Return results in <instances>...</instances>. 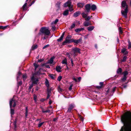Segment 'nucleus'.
Returning a JSON list of instances; mask_svg holds the SVG:
<instances>
[{
	"mask_svg": "<svg viewBox=\"0 0 131 131\" xmlns=\"http://www.w3.org/2000/svg\"><path fill=\"white\" fill-rule=\"evenodd\" d=\"M121 121L123 124L120 131H131V112H127L121 116Z\"/></svg>",
	"mask_w": 131,
	"mask_h": 131,
	"instance_id": "obj_1",
	"label": "nucleus"
},
{
	"mask_svg": "<svg viewBox=\"0 0 131 131\" xmlns=\"http://www.w3.org/2000/svg\"><path fill=\"white\" fill-rule=\"evenodd\" d=\"M121 8H122L121 13L122 15L125 18H126L128 11V6L125 1H123L122 2Z\"/></svg>",
	"mask_w": 131,
	"mask_h": 131,
	"instance_id": "obj_2",
	"label": "nucleus"
},
{
	"mask_svg": "<svg viewBox=\"0 0 131 131\" xmlns=\"http://www.w3.org/2000/svg\"><path fill=\"white\" fill-rule=\"evenodd\" d=\"M41 32L39 33V35H40L41 33L45 35H48L50 34V31L46 27H42L41 28L40 30Z\"/></svg>",
	"mask_w": 131,
	"mask_h": 131,
	"instance_id": "obj_3",
	"label": "nucleus"
},
{
	"mask_svg": "<svg viewBox=\"0 0 131 131\" xmlns=\"http://www.w3.org/2000/svg\"><path fill=\"white\" fill-rule=\"evenodd\" d=\"M13 103V107H15L16 106V102L13 99H11L10 101V108L12 107V104ZM14 113V110L12 108L10 109V113L11 115V116L13 115Z\"/></svg>",
	"mask_w": 131,
	"mask_h": 131,
	"instance_id": "obj_4",
	"label": "nucleus"
},
{
	"mask_svg": "<svg viewBox=\"0 0 131 131\" xmlns=\"http://www.w3.org/2000/svg\"><path fill=\"white\" fill-rule=\"evenodd\" d=\"M72 50L74 53L73 55L74 56H77V54H76V53H80V49L78 48H73Z\"/></svg>",
	"mask_w": 131,
	"mask_h": 131,
	"instance_id": "obj_5",
	"label": "nucleus"
},
{
	"mask_svg": "<svg viewBox=\"0 0 131 131\" xmlns=\"http://www.w3.org/2000/svg\"><path fill=\"white\" fill-rule=\"evenodd\" d=\"M72 39H70L68 38V37H66L65 41L63 42L62 44L63 45H64L67 43H70L72 42Z\"/></svg>",
	"mask_w": 131,
	"mask_h": 131,
	"instance_id": "obj_6",
	"label": "nucleus"
},
{
	"mask_svg": "<svg viewBox=\"0 0 131 131\" xmlns=\"http://www.w3.org/2000/svg\"><path fill=\"white\" fill-rule=\"evenodd\" d=\"M31 80L32 81V83L34 84H36L38 81L37 78H36L34 77V75H33L31 78Z\"/></svg>",
	"mask_w": 131,
	"mask_h": 131,
	"instance_id": "obj_7",
	"label": "nucleus"
},
{
	"mask_svg": "<svg viewBox=\"0 0 131 131\" xmlns=\"http://www.w3.org/2000/svg\"><path fill=\"white\" fill-rule=\"evenodd\" d=\"M75 106L74 104H72L70 105L68 107L67 112L69 113L71 112V110L73 109Z\"/></svg>",
	"mask_w": 131,
	"mask_h": 131,
	"instance_id": "obj_8",
	"label": "nucleus"
},
{
	"mask_svg": "<svg viewBox=\"0 0 131 131\" xmlns=\"http://www.w3.org/2000/svg\"><path fill=\"white\" fill-rule=\"evenodd\" d=\"M82 41V39L80 38L78 40L74 39H72V42H73L76 43L78 44L80 43Z\"/></svg>",
	"mask_w": 131,
	"mask_h": 131,
	"instance_id": "obj_9",
	"label": "nucleus"
},
{
	"mask_svg": "<svg viewBox=\"0 0 131 131\" xmlns=\"http://www.w3.org/2000/svg\"><path fill=\"white\" fill-rule=\"evenodd\" d=\"M84 5L85 3L84 2H79L77 3V6L78 7L82 8Z\"/></svg>",
	"mask_w": 131,
	"mask_h": 131,
	"instance_id": "obj_10",
	"label": "nucleus"
},
{
	"mask_svg": "<svg viewBox=\"0 0 131 131\" xmlns=\"http://www.w3.org/2000/svg\"><path fill=\"white\" fill-rule=\"evenodd\" d=\"M85 7L87 12H89L91 8V6L90 4H89L86 5L85 6Z\"/></svg>",
	"mask_w": 131,
	"mask_h": 131,
	"instance_id": "obj_11",
	"label": "nucleus"
},
{
	"mask_svg": "<svg viewBox=\"0 0 131 131\" xmlns=\"http://www.w3.org/2000/svg\"><path fill=\"white\" fill-rule=\"evenodd\" d=\"M71 4V2L70 1H68L64 4V7H67L69 6Z\"/></svg>",
	"mask_w": 131,
	"mask_h": 131,
	"instance_id": "obj_12",
	"label": "nucleus"
},
{
	"mask_svg": "<svg viewBox=\"0 0 131 131\" xmlns=\"http://www.w3.org/2000/svg\"><path fill=\"white\" fill-rule=\"evenodd\" d=\"M83 25L84 26L87 27L89 25H91V24L90 21L88 22V21H86L84 23Z\"/></svg>",
	"mask_w": 131,
	"mask_h": 131,
	"instance_id": "obj_13",
	"label": "nucleus"
},
{
	"mask_svg": "<svg viewBox=\"0 0 131 131\" xmlns=\"http://www.w3.org/2000/svg\"><path fill=\"white\" fill-rule=\"evenodd\" d=\"M62 68L60 66H57L56 67V71L58 72H60Z\"/></svg>",
	"mask_w": 131,
	"mask_h": 131,
	"instance_id": "obj_14",
	"label": "nucleus"
},
{
	"mask_svg": "<svg viewBox=\"0 0 131 131\" xmlns=\"http://www.w3.org/2000/svg\"><path fill=\"white\" fill-rule=\"evenodd\" d=\"M80 13V11L74 13L73 14V16L74 17H76L79 16Z\"/></svg>",
	"mask_w": 131,
	"mask_h": 131,
	"instance_id": "obj_15",
	"label": "nucleus"
},
{
	"mask_svg": "<svg viewBox=\"0 0 131 131\" xmlns=\"http://www.w3.org/2000/svg\"><path fill=\"white\" fill-rule=\"evenodd\" d=\"M94 28V27L93 26H90L88 27L87 28L88 30L89 31H91Z\"/></svg>",
	"mask_w": 131,
	"mask_h": 131,
	"instance_id": "obj_16",
	"label": "nucleus"
},
{
	"mask_svg": "<svg viewBox=\"0 0 131 131\" xmlns=\"http://www.w3.org/2000/svg\"><path fill=\"white\" fill-rule=\"evenodd\" d=\"M91 8L92 10L94 11L96 9V6L95 5L93 4L91 6Z\"/></svg>",
	"mask_w": 131,
	"mask_h": 131,
	"instance_id": "obj_17",
	"label": "nucleus"
},
{
	"mask_svg": "<svg viewBox=\"0 0 131 131\" xmlns=\"http://www.w3.org/2000/svg\"><path fill=\"white\" fill-rule=\"evenodd\" d=\"M54 59L53 57H51L50 59L48 61V63L51 64L53 62V60Z\"/></svg>",
	"mask_w": 131,
	"mask_h": 131,
	"instance_id": "obj_18",
	"label": "nucleus"
},
{
	"mask_svg": "<svg viewBox=\"0 0 131 131\" xmlns=\"http://www.w3.org/2000/svg\"><path fill=\"white\" fill-rule=\"evenodd\" d=\"M100 84L101 86H96V88L99 89H101L102 86L103 84V82H101L100 83Z\"/></svg>",
	"mask_w": 131,
	"mask_h": 131,
	"instance_id": "obj_19",
	"label": "nucleus"
},
{
	"mask_svg": "<svg viewBox=\"0 0 131 131\" xmlns=\"http://www.w3.org/2000/svg\"><path fill=\"white\" fill-rule=\"evenodd\" d=\"M84 28H80L76 29H75V31L76 32H78L82 30H84Z\"/></svg>",
	"mask_w": 131,
	"mask_h": 131,
	"instance_id": "obj_20",
	"label": "nucleus"
},
{
	"mask_svg": "<svg viewBox=\"0 0 131 131\" xmlns=\"http://www.w3.org/2000/svg\"><path fill=\"white\" fill-rule=\"evenodd\" d=\"M69 14V10L67 9L66 10L63 12V14L64 15L66 16Z\"/></svg>",
	"mask_w": 131,
	"mask_h": 131,
	"instance_id": "obj_21",
	"label": "nucleus"
},
{
	"mask_svg": "<svg viewBox=\"0 0 131 131\" xmlns=\"http://www.w3.org/2000/svg\"><path fill=\"white\" fill-rule=\"evenodd\" d=\"M69 10L70 12H72L73 10V6L71 4L69 6Z\"/></svg>",
	"mask_w": 131,
	"mask_h": 131,
	"instance_id": "obj_22",
	"label": "nucleus"
},
{
	"mask_svg": "<svg viewBox=\"0 0 131 131\" xmlns=\"http://www.w3.org/2000/svg\"><path fill=\"white\" fill-rule=\"evenodd\" d=\"M45 83L46 86L47 87V88H48L49 86V82L47 79H46V80Z\"/></svg>",
	"mask_w": 131,
	"mask_h": 131,
	"instance_id": "obj_23",
	"label": "nucleus"
},
{
	"mask_svg": "<svg viewBox=\"0 0 131 131\" xmlns=\"http://www.w3.org/2000/svg\"><path fill=\"white\" fill-rule=\"evenodd\" d=\"M122 71V69L121 68H119L118 69L117 71V72L118 74H121Z\"/></svg>",
	"mask_w": 131,
	"mask_h": 131,
	"instance_id": "obj_24",
	"label": "nucleus"
},
{
	"mask_svg": "<svg viewBox=\"0 0 131 131\" xmlns=\"http://www.w3.org/2000/svg\"><path fill=\"white\" fill-rule=\"evenodd\" d=\"M62 62L63 64H67V59H64L63 60H62Z\"/></svg>",
	"mask_w": 131,
	"mask_h": 131,
	"instance_id": "obj_25",
	"label": "nucleus"
},
{
	"mask_svg": "<svg viewBox=\"0 0 131 131\" xmlns=\"http://www.w3.org/2000/svg\"><path fill=\"white\" fill-rule=\"evenodd\" d=\"M28 107H27L26 108V112L25 113V116L26 118H27V117L28 115Z\"/></svg>",
	"mask_w": 131,
	"mask_h": 131,
	"instance_id": "obj_26",
	"label": "nucleus"
},
{
	"mask_svg": "<svg viewBox=\"0 0 131 131\" xmlns=\"http://www.w3.org/2000/svg\"><path fill=\"white\" fill-rule=\"evenodd\" d=\"M59 21V20L58 19H56L52 23V24L53 25L54 24V25L55 24L56 25L57 23Z\"/></svg>",
	"mask_w": 131,
	"mask_h": 131,
	"instance_id": "obj_27",
	"label": "nucleus"
},
{
	"mask_svg": "<svg viewBox=\"0 0 131 131\" xmlns=\"http://www.w3.org/2000/svg\"><path fill=\"white\" fill-rule=\"evenodd\" d=\"M37 47V45H33L31 49L32 50H34L35 49H36Z\"/></svg>",
	"mask_w": 131,
	"mask_h": 131,
	"instance_id": "obj_28",
	"label": "nucleus"
},
{
	"mask_svg": "<svg viewBox=\"0 0 131 131\" xmlns=\"http://www.w3.org/2000/svg\"><path fill=\"white\" fill-rule=\"evenodd\" d=\"M119 34H122L123 33V31L122 29V28L121 27H120L119 28Z\"/></svg>",
	"mask_w": 131,
	"mask_h": 131,
	"instance_id": "obj_29",
	"label": "nucleus"
},
{
	"mask_svg": "<svg viewBox=\"0 0 131 131\" xmlns=\"http://www.w3.org/2000/svg\"><path fill=\"white\" fill-rule=\"evenodd\" d=\"M82 17L83 18H86V17L87 16V15L86 14H85L84 13H83L82 14Z\"/></svg>",
	"mask_w": 131,
	"mask_h": 131,
	"instance_id": "obj_30",
	"label": "nucleus"
},
{
	"mask_svg": "<svg viewBox=\"0 0 131 131\" xmlns=\"http://www.w3.org/2000/svg\"><path fill=\"white\" fill-rule=\"evenodd\" d=\"M27 3H25L24 5H23L22 8L23 9V10H24L26 9L25 7H26L27 5Z\"/></svg>",
	"mask_w": 131,
	"mask_h": 131,
	"instance_id": "obj_31",
	"label": "nucleus"
},
{
	"mask_svg": "<svg viewBox=\"0 0 131 131\" xmlns=\"http://www.w3.org/2000/svg\"><path fill=\"white\" fill-rule=\"evenodd\" d=\"M44 123V122H42L39 123L38 125V127H40Z\"/></svg>",
	"mask_w": 131,
	"mask_h": 131,
	"instance_id": "obj_32",
	"label": "nucleus"
},
{
	"mask_svg": "<svg viewBox=\"0 0 131 131\" xmlns=\"http://www.w3.org/2000/svg\"><path fill=\"white\" fill-rule=\"evenodd\" d=\"M124 76H126L128 74V72L127 71H124L123 72Z\"/></svg>",
	"mask_w": 131,
	"mask_h": 131,
	"instance_id": "obj_33",
	"label": "nucleus"
},
{
	"mask_svg": "<svg viewBox=\"0 0 131 131\" xmlns=\"http://www.w3.org/2000/svg\"><path fill=\"white\" fill-rule=\"evenodd\" d=\"M127 58V57L126 56H124L123 58V59H122V61L123 62H125Z\"/></svg>",
	"mask_w": 131,
	"mask_h": 131,
	"instance_id": "obj_34",
	"label": "nucleus"
},
{
	"mask_svg": "<svg viewBox=\"0 0 131 131\" xmlns=\"http://www.w3.org/2000/svg\"><path fill=\"white\" fill-rule=\"evenodd\" d=\"M127 78L126 77V76H124V77L123 78H122L121 79V80L122 81H124L126 80V79Z\"/></svg>",
	"mask_w": 131,
	"mask_h": 131,
	"instance_id": "obj_35",
	"label": "nucleus"
},
{
	"mask_svg": "<svg viewBox=\"0 0 131 131\" xmlns=\"http://www.w3.org/2000/svg\"><path fill=\"white\" fill-rule=\"evenodd\" d=\"M91 18V17L89 16H87L86 18H85V19L86 20V21H88Z\"/></svg>",
	"mask_w": 131,
	"mask_h": 131,
	"instance_id": "obj_36",
	"label": "nucleus"
},
{
	"mask_svg": "<svg viewBox=\"0 0 131 131\" xmlns=\"http://www.w3.org/2000/svg\"><path fill=\"white\" fill-rule=\"evenodd\" d=\"M21 72H20V71H19L18 73V76L17 77V80H18L19 79V76H20V75H21Z\"/></svg>",
	"mask_w": 131,
	"mask_h": 131,
	"instance_id": "obj_37",
	"label": "nucleus"
},
{
	"mask_svg": "<svg viewBox=\"0 0 131 131\" xmlns=\"http://www.w3.org/2000/svg\"><path fill=\"white\" fill-rule=\"evenodd\" d=\"M49 76L52 79H54L53 75L52 74H50L49 75Z\"/></svg>",
	"mask_w": 131,
	"mask_h": 131,
	"instance_id": "obj_38",
	"label": "nucleus"
},
{
	"mask_svg": "<svg viewBox=\"0 0 131 131\" xmlns=\"http://www.w3.org/2000/svg\"><path fill=\"white\" fill-rule=\"evenodd\" d=\"M126 51V49L125 48H123L121 52L122 53H124Z\"/></svg>",
	"mask_w": 131,
	"mask_h": 131,
	"instance_id": "obj_39",
	"label": "nucleus"
},
{
	"mask_svg": "<svg viewBox=\"0 0 131 131\" xmlns=\"http://www.w3.org/2000/svg\"><path fill=\"white\" fill-rule=\"evenodd\" d=\"M63 38L61 37H60L59 39L57 40L58 41H61V40H62Z\"/></svg>",
	"mask_w": 131,
	"mask_h": 131,
	"instance_id": "obj_40",
	"label": "nucleus"
},
{
	"mask_svg": "<svg viewBox=\"0 0 131 131\" xmlns=\"http://www.w3.org/2000/svg\"><path fill=\"white\" fill-rule=\"evenodd\" d=\"M62 77L61 76H59L57 80L59 81H60L62 79Z\"/></svg>",
	"mask_w": 131,
	"mask_h": 131,
	"instance_id": "obj_41",
	"label": "nucleus"
},
{
	"mask_svg": "<svg viewBox=\"0 0 131 131\" xmlns=\"http://www.w3.org/2000/svg\"><path fill=\"white\" fill-rule=\"evenodd\" d=\"M75 26V24H73L71 26V29H72L74 28Z\"/></svg>",
	"mask_w": 131,
	"mask_h": 131,
	"instance_id": "obj_42",
	"label": "nucleus"
},
{
	"mask_svg": "<svg viewBox=\"0 0 131 131\" xmlns=\"http://www.w3.org/2000/svg\"><path fill=\"white\" fill-rule=\"evenodd\" d=\"M71 63L72 64V67H73V66L74 63H73V61L72 59H71Z\"/></svg>",
	"mask_w": 131,
	"mask_h": 131,
	"instance_id": "obj_43",
	"label": "nucleus"
},
{
	"mask_svg": "<svg viewBox=\"0 0 131 131\" xmlns=\"http://www.w3.org/2000/svg\"><path fill=\"white\" fill-rule=\"evenodd\" d=\"M23 77L24 78V80L27 78V75L26 74H24L23 75Z\"/></svg>",
	"mask_w": 131,
	"mask_h": 131,
	"instance_id": "obj_44",
	"label": "nucleus"
},
{
	"mask_svg": "<svg viewBox=\"0 0 131 131\" xmlns=\"http://www.w3.org/2000/svg\"><path fill=\"white\" fill-rule=\"evenodd\" d=\"M50 112V110H48L47 111H43L42 112L43 113H46V112Z\"/></svg>",
	"mask_w": 131,
	"mask_h": 131,
	"instance_id": "obj_45",
	"label": "nucleus"
},
{
	"mask_svg": "<svg viewBox=\"0 0 131 131\" xmlns=\"http://www.w3.org/2000/svg\"><path fill=\"white\" fill-rule=\"evenodd\" d=\"M52 29L53 31H55L56 30V28L55 26H53L52 27Z\"/></svg>",
	"mask_w": 131,
	"mask_h": 131,
	"instance_id": "obj_46",
	"label": "nucleus"
},
{
	"mask_svg": "<svg viewBox=\"0 0 131 131\" xmlns=\"http://www.w3.org/2000/svg\"><path fill=\"white\" fill-rule=\"evenodd\" d=\"M49 46V45H47L45 46H44L43 48V49H45Z\"/></svg>",
	"mask_w": 131,
	"mask_h": 131,
	"instance_id": "obj_47",
	"label": "nucleus"
},
{
	"mask_svg": "<svg viewBox=\"0 0 131 131\" xmlns=\"http://www.w3.org/2000/svg\"><path fill=\"white\" fill-rule=\"evenodd\" d=\"M47 92H48V93L50 94V93H51V91H50V90H49V88H48V89H47Z\"/></svg>",
	"mask_w": 131,
	"mask_h": 131,
	"instance_id": "obj_48",
	"label": "nucleus"
},
{
	"mask_svg": "<svg viewBox=\"0 0 131 131\" xmlns=\"http://www.w3.org/2000/svg\"><path fill=\"white\" fill-rule=\"evenodd\" d=\"M34 65L35 67V69H36L38 67V65L35 63L34 64Z\"/></svg>",
	"mask_w": 131,
	"mask_h": 131,
	"instance_id": "obj_49",
	"label": "nucleus"
},
{
	"mask_svg": "<svg viewBox=\"0 0 131 131\" xmlns=\"http://www.w3.org/2000/svg\"><path fill=\"white\" fill-rule=\"evenodd\" d=\"M37 98V96L36 95H34V99L35 101V102L36 101V100Z\"/></svg>",
	"mask_w": 131,
	"mask_h": 131,
	"instance_id": "obj_50",
	"label": "nucleus"
},
{
	"mask_svg": "<svg viewBox=\"0 0 131 131\" xmlns=\"http://www.w3.org/2000/svg\"><path fill=\"white\" fill-rule=\"evenodd\" d=\"M130 48H131V43L130 42H129V43L128 48L129 49Z\"/></svg>",
	"mask_w": 131,
	"mask_h": 131,
	"instance_id": "obj_51",
	"label": "nucleus"
},
{
	"mask_svg": "<svg viewBox=\"0 0 131 131\" xmlns=\"http://www.w3.org/2000/svg\"><path fill=\"white\" fill-rule=\"evenodd\" d=\"M58 90L59 92H61L62 89L60 87H58Z\"/></svg>",
	"mask_w": 131,
	"mask_h": 131,
	"instance_id": "obj_52",
	"label": "nucleus"
},
{
	"mask_svg": "<svg viewBox=\"0 0 131 131\" xmlns=\"http://www.w3.org/2000/svg\"><path fill=\"white\" fill-rule=\"evenodd\" d=\"M45 67L46 68H50V67L49 66V65H47V64H46L45 65Z\"/></svg>",
	"mask_w": 131,
	"mask_h": 131,
	"instance_id": "obj_53",
	"label": "nucleus"
},
{
	"mask_svg": "<svg viewBox=\"0 0 131 131\" xmlns=\"http://www.w3.org/2000/svg\"><path fill=\"white\" fill-rule=\"evenodd\" d=\"M66 37H68V38L70 39L71 38V36L70 35H68Z\"/></svg>",
	"mask_w": 131,
	"mask_h": 131,
	"instance_id": "obj_54",
	"label": "nucleus"
},
{
	"mask_svg": "<svg viewBox=\"0 0 131 131\" xmlns=\"http://www.w3.org/2000/svg\"><path fill=\"white\" fill-rule=\"evenodd\" d=\"M22 84V82L21 81H19L18 83V85H20Z\"/></svg>",
	"mask_w": 131,
	"mask_h": 131,
	"instance_id": "obj_55",
	"label": "nucleus"
},
{
	"mask_svg": "<svg viewBox=\"0 0 131 131\" xmlns=\"http://www.w3.org/2000/svg\"><path fill=\"white\" fill-rule=\"evenodd\" d=\"M79 117L80 118L81 120L82 121H83V118L80 115Z\"/></svg>",
	"mask_w": 131,
	"mask_h": 131,
	"instance_id": "obj_56",
	"label": "nucleus"
},
{
	"mask_svg": "<svg viewBox=\"0 0 131 131\" xmlns=\"http://www.w3.org/2000/svg\"><path fill=\"white\" fill-rule=\"evenodd\" d=\"M64 32L62 34V35L61 36V37H62L63 38L64 36Z\"/></svg>",
	"mask_w": 131,
	"mask_h": 131,
	"instance_id": "obj_57",
	"label": "nucleus"
},
{
	"mask_svg": "<svg viewBox=\"0 0 131 131\" xmlns=\"http://www.w3.org/2000/svg\"><path fill=\"white\" fill-rule=\"evenodd\" d=\"M50 94L48 93L47 96V99H48L49 98L50 96Z\"/></svg>",
	"mask_w": 131,
	"mask_h": 131,
	"instance_id": "obj_58",
	"label": "nucleus"
},
{
	"mask_svg": "<svg viewBox=\"0 0 131 131\" xmlns=\"http://www.w3.org/2000/svg\"><path fill=\"white\" fill-rule=\"evenodd\" d=\"M116 89V87H114L113 88V89H112V91L113 92H114L115 90Z\"/></svg>",
	"mask_w": 131,
	"mask_h": 131,
	"instance_id": "obj_59",
	"label": "nucleus"
},
{
	"mask_svg": "<svg viewBox=\"0 0 131 131\" xmlns=\"http://www.w3.org/2000/svg\"><path fill=\"white\" fill-rule=\"evenodd\" d=\"M4 26H0V29H3Z\"/></svg>",
	"mask_w": 131,
	"mask_h": 131,
	"instance_id": "obj_60",
	"label": "nucleus"
},
{
	"mask_svg": "<svg viewBox=\"0 0 131 131\" xmlns=\"http://www.w3.org/2000/svg\"><path fill=\"white\" fill-rule=\"evenodd\" d=\"M124 53H125V54H127L128 53V52L127 51H125Z\"/></svg>",
	"mask_w": 131,
	"mask_h": 131,
	"instance_id": "obj_61",
	"label": "nucleus"
},
{
	"mask_svg": "<svg viewBox=\"0 0 131 131\" xmlns=\"http://www.w3.org/2000/svg\"><path fill=\"white\" fill-rule=\"evenodd\" d=\"M43 61V60L40 59V60H39L38 61V62H41Z\"/></svg>",
	"mask_w": 131,
	"mask_h": 131,
	"instance_id": "obj_62",
	"label": "nucleus"
},
{
	"mask_svg": "<svg viewBox=\"0 0 131 131\" xmlns=\"http://www.w3.org/2000/svg\"><path fill=\"white\" fill-rule=\"evenodd\" d=\"M14 126L15 128H16V122H15V124H14Z\"/></svg>",
	"mask_w": 131,
	"mask_h": 131,
	"instance_id": "obj_63",
	"label": "nucleus"
},
{
	"mask_svg": "<svg viewBox=\"0 0 131 131\" xmlns=\"http://www.w3.org/2000/svg\"><path fill=\"white\" fill-rule=\"evenodd\" d=\"M57 120V118H54L53 119V121H56V120Z\"/></svg>",
	"mask_w": 131,
	"mask_h": 131,
	"instance_id": "obj_64",
	"label": "nucleus"
}]
</instances>
